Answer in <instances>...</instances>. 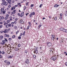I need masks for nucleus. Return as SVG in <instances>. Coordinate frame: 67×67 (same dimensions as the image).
Instances as JSON below:
<instances>
[{
	"label": "nucleus",
	"mask_w": 67,
	"mask_h": 67,
	"mask_svg": "<svg viewBox=\"0 0 67 67\" xmlns=\"http://www.w3.org/2000/svg\"><path fill=\"white\" fill-rule=\"evenodd\" d=\"M38 48L36 47L35 48V51L34 52V53H36V54H37L38 53V51H37V49Z\"/></svg>",
	"instance_id": "f257e3e1"
},
{
	"label": "nucleus",
	"mask_w": 67,
	"mask_h": 67,
	"mask_svg": "<svg viewBox=\"0 0 67 67\" xmlns=\"http://www.w3.org/2000/svg\"><path fill=\"white\" fill-rule=\"evenodd\" d=\"M1 12H3V14L5 13V10H4V9L3 8L1 9Z\"/></svg>",
	"instance_id": "f03ea898"
},
{
	"label": "nucleus",
	"mask_w": 67,
	"mask_h": 67,
	"mask_svg": "<svg viewBox=\"0 0 67 67\" xmlns=\"http://www.w3.org/2000/svg\"><path fill=\"white\" fill-rule=\"evenodd\" d=\"M51 59H52L54 61H55L56 59V57L54 56L51 58Z\"/></svg>",
	"instance_id": "7ed1b4c3"
},
{
	"label": "nucleus",
	"mask_w": 67,
	"mask_h": 67,
	"mask_svg": "<svg viewBox=\"0 0 67 67\" xmlns=\"http://www.w3.org/2000/svg\"><path fill=\"white\" fill-rule=\"evenodd\" d=\"M52 38L53 41L56 40V37H55V35H52Z\"/></svg>",
	"instance_id": "20e7f679"
},
{
	"label": "nucleus",
	"mask_w": 67,
	"mask_h": 67,
	"mask_svg": "<svg viewBox=\"0 0 67 67\" xmlns=\"http://www.w3.org/2000/svg\"><path fill=\"white\" fill-rule=\"evenodd\" d=\"M5 40H3L2 41V42L1 43V44H2V45H4V44H5Z\"/></svg>",
	"instance_id": "39448f33"
},
{
	"label": "nucleus",
	"mask_w": 67,
	"mask_h": 67,
	"mask_svg": "<svg viewBox=\"0 0 67 67\" xmlns=\"http://www.w3.org/2000/svg\"><path fill=\"white\" fill-rule=\"evenodd\" d=\"M9 31H8V30L7 29H5L3 31V32L4 33H7V32L8 33Z\"/></svg>",
	"instance_id": "423d86ee"
},
{
	"label": "nucleus",
	"mask_w": 67,
	"mask_h": 67,
	"mask_svg": "<svg viewBox=\"0 0 67 67\" xmlns=\"http://www.w3.org/2000/svg\"><path fill=\"white\" fill-rule=\"evenodd\" d=\"M47 45L48 46H51L52 45V43L51 42H48Z\"/></svg>",
	"instance_id": "0eeeda50"
},
{
	"label": "nucleus",
	"mask_w": 67,
	"mask_h": 67,
	"mask_svg": "<svg viewBox=\"0 0 67 67\" xmlns=\"http://www.w3.org/2000/svg\"><path fill=\"white\" fill-rule=\"evenodd\" d=\"M25 63L26 64H29V59L26 60V61Z\"/></svg>",
	"instance_id": "6e6552de"
},
{
	"label": "nucleus",
	"mask_w": 67,
	"mask_h": 67,
	"mask_svg": "<svg viewBox=\"0 0 67 67\" xmlns=\"http://www.w3.org/2000/svg\"><path fill=\"white\" fill-rule=\"evenodd\" d=\"M11 0H9L8 1V3H9L10 4H11Z\"/></svg>",
	"instance_id": "1a4fd4ad"
},
{
	"label": "nucleus",
	"mask_w": 67,
	"mask_h": 67,
	"mask_svg": "<svg viewBox=\"0 0 67 67\" xmlns=\"http://www.w3.org/2000/svg\"><path fill=\"white\" fill-rule=\"evenodd\" d=\"M59 6V5H57L56 4L54 6V7L55 8H57V7H58Z\"/></svg>",
	"instance_id": "9d476101"
},
{
	"label": "nucleus",
	"mask_w": 67,
	"mask_h": 67,
	"mask_svg": "<svg viewBox=\"0 0 67 67\" xmlns=\"http://www.w3.org/2000/svg\"><path fill=\"white\" fill-rule=\"evenodd\" d=\"M64 41V40L62 38L61 40H60V42L61 43H62L63 42V41Z\"/></svg>",
	"instance_id": "9b49d317"
},
{
	"label": "nucleus",
	"mask_w": 67,
	"mask_h": 67,
	"mask_svg": "<svg viewBox=\"0 0 67 67\" xmlns=\"http://www.w3.org/2000/svg\"><path fill=\"white\" fill-rule=\"evenodd\" d=\"M21 14V15L20 16V17H22L23 16V15H24V12H22Z\"/></svg>",
	"instance_id": "f8f14e48"
},
{
	"label": "nucleus",
	"mask_w": 67,
	"mask_h": 67,
	"mask_svg": "<svg viewBox=\"0 0 67 67\" xmlns=\"http://www.w3.org/2000/svg\"><path fill=\"white\" fill-rule=\"evenodd\" d=\"M18 50H19V49L18 48H15V51H18Z\"/></svg>",
	"instance_id": "ddd939ff"
},
{
	"label": "nucleus",
	"mask_w": 67,
	"mask_h": 67,
	"mask_svg": "<svg viewBox=\"0 0 67 67\" xmlns=\"http://www.w3.org/2000/svg\"><path fill=\"white\" fill-rule=\"evenodd\" d=\"M66 30V29L64 28H63L62 31H63V32H65Z\"/></svg>",
	"instance_id": "4468645a"
},
{
	"label": "nucleus",
	"mask_w": 67,
	"mask_h": 67,
	"mask_svg": "<svg viewBox=\"0 0 67 67\" xmlns=\"http://www.w3.org/2000/svg\"><path fill=\"white\" fill-rule=\"evenodd\" d=\"M20 23H23V21L22 20H20Z\"/></svg>",
	"instance_id": "2eb2a0df"
},
{
	"label": "nucleus",
	"mask_w": 67,
	"mask_h": 67,
	"mask_svg": "<svg viewBox=\"0 0 67 67\" xmlns=\"http://www.w3.org/2000/svg\"><path fill=\"white\" fill-rule=\"evenodd\" d=\"M5 5H8V3L6 2H4Z\"/></svg>",
	"instance_id": "dca6fc26"
},
{
	"label": "nucleus",
	"mask_w": 67,
	"mask_h": 67,
	"mask_svg": "<svg viewBox=\"0 0 67 67\" xmlns=\"http://www.w3.org/2000/svg\"><path fill=\"white\" fill-rule=\"evenodd\" d=\"M15 7H13L11 9L12 10H14V9H15Z\"/></svg>",
	"instance_id": "f3484780"
},
{
	"label": "nucleus",
	"mask_w": 67,
	"mask_h": 67,
	"mask_svg": "<svg viewBox=\"0 0 67 67\" xmlns=\"http://www.w3.org/2000/svg\"><path fill=\"white\" fill-rule=\"evenodd\" d=\"M65 16H67V11L66 12H65Z\"/></svg>",
	"instance_id": "a211bd4d"
},
{
	"label": "nucleus",
	"mask_w": 67,
	"mask_h": 67,
	"mask_svg": "<svg viewBox=\"0 0 67 67\" xmlns=\"http://www.w3.org/2000/svg\"><path fill=\"white\" fill-rule=\"evenodd\" d=\"M63 29H64V28H60V30H61V31H63Z\"/></svg>",
	"instance_id": "6ab92c4d"
},
{
	"label": "nucleus",
	"mask_w": 67,
	"mask_h": 67,
	"mask_svg": "<svg viewBox=\"0 0 67 67\" xmlns=\"http://www.w3.org/2000/svg\"><path fill=\"white\" fill-rule=\"evenodd\" d=\"M13 57L12 56H9L8 57V58H12Z\"/></svg>",
	"instance_id": "aec40b11"
},
{
	"label": "nucleus",
	"mask_w": 67,
	"mask_h": 67,
	"mask_svg": "<svg viewBox=\"0 0 67 67\" xmlns=\"http://www.w3.org/2000/svg\"><path fill=\"white\" fill-rule=\"evenodd\" d=\"M2 5H5V4H4V2L2 3Z\"/></svg>",
	"instance_id": "412c9836"
},
{
	"label": "nucleus",
	"mask_w": 67,
	"mask_h": 67,
	"mask_svg": "<svg viewBox=\"0 0 67 67\" xmlns=\"http://www.w3.org/2000/svg\"><path fill=\"white\" fill-rule=\"evenodd\" d=\"M14 28L15 29H17V26H14Z\"/></svg>",
	"instance_id": "4be33fe9"
},
{
	"label": "nucleus",
	"mask_w": 67,
	"mask_h": 67,
	"mask_svg": "<svg viewBox=\"0 0 67 67\" xmlns=\"http://www.w3.org/2000/svg\"><path fill=\"white\" fill-rule=\"evenodd\" d=\"M31 14L32 15H35V12H33V13H32Z\"/></svg>",
	"instance_id": "5701e85b"
},
{
	"label": "nucleus",
	"mask_w": 67,
	"mask_h": 67,
	"mask_svg": "<svg viewBox=\"0 0 67 67\" xmlns=\"http://www.w3.org/2000/svg\"><path fill=\"white\" fill-rule=\"evenodd\" d=\"M57 17H56L54 19V20H55V21H56V20H57Z\"/></svg>",
	"instance_id": "b1692460"
},
{
	"label": "nucleus",
	"mask_w": 67,
	"mask_h": 67,
	"mask_svg": "<svg viewBox=\"0 0 67 67\" xmlns=\"http://www.w3.org/2000/svg\"><path fill=\"white\" fill-rule=\"evenodd\" d=\"M47 33V34L49 35H50V34H51V32H48Z\"/></svg>",
	"instance_id": "393cba45"
},
{
	"label": "nucleus",
	"mask_w": 67,
	"mask_h": 67,
	"mask_svg": "<svg viewBox=\"0 0 67 67\" xmlns=\"http://www.w3.org/2000/svg\"><path fill=\"white\" fill-rule=\"evenodd\" d=\"M4 62L5 63H8V61L7 60H5L4 61Z\"/></svg>",
	"instance_id": "a878e982"
},
{
	"label": "nucleus",
	"mask_w": 67,
	"mask_h": 67,
	"mask_svg": "<svg viewBox=\"0 0 67 67\" xmlns=\"http://www.w3.org/2000/svg\"><path fill=\"white\" fill-rule=\"evenodd\" d=\"M59 18L60 20H62V16H60Z\"/></svg>",
	"instance_id": "bb28decb"
},
{
	"label": "nucleus",
	"mask_w": 67,
	"mask_h": 67,
	"mask_svg": "<svg viewBox=\"0 0 67 67\" xmlns=\"http://www.w3.org/2000/svg\"><path fill=\"white\" fill-rule=\"evenodd\" d=\"M21 36H19L18 37V38L19 40H20L21 39Z\"/></svg>",
	"instance_id": "cd10ccee"
},
{
	"label": "nucleus",
	"mask_w": 67,
	"mask_h": 67,
	"mask_svg": "<svg viewBox=\"0 0 67 67\" xmlns=\"http://www.w3.org/2000/svg\"><path fill=\"white\" fill-rule=\"evenodd\" d=\"M25 32L24 31L23 34V35H25Z\"/></svg>",
	"instance_id": "c85d7f7f"
},
{
	"label": "nucleus",
	"mask_w": 67,
	"mask_h": 67,
	"mask_svg": "<svg viewBox=\"0 0 67 67\" xmlns=\"http://www.w3.org/2000/svg\"><path fill=\"white\" fill-rule=\"evenodd\" d=\"M42 4H40L39 6V8H42Z\"/></svg>",
	"instance_id": "c756f323"
},
{
	"label": "nucleus",
	"mask_w": 67,
	"mask_h": 67,
	"mask_svg": "<svg viewBox=\"0 0 67 67\" xmlns=\"http://www.w3.org/2000/svg\"><path fill=\"white\" fill-rule=\"evenodd\" d=\"M5 53L4 52H2V54H4Z\"/></svg>",
	"instance_id": "7c9ffc66"
},
{
	"label": "nucleus",
	"mask_w": 67,
	"mask_h": 67,
	"mask_svg": "<svg viewBox=\"0 0 67 67\" xmlns=\"http://www.w3.org/2000/svg\"><path fill=\"white\" fill-rule=\"evenodd\" d=\"M2 55L0 54V58H2Z\"/></svg>",
	"instance_id": "2f4dec72"
},
{
	"label": "nucleus",
	"mask_w": 67,
	"mask_h": 67,
	"mask_svg": "<svg viewBox=\"0 0 67 67\" xmlns=\"http://www.w3.org/2000/svg\"><path fill=\"white\" fill-rule=\"evenodd\" d=\"M42 26V25H40L38 26V27H39V29L40 28V27H41V26Z\"/></svg>",
	"instance_id": "473e14b6"
},
{
	"label": "nucleus",
	"mask_w": 67,
	"mask_h": 67,
	"mask_svg": "<svg viewBox=\"0 0 67 67\" xmlns=\"http://www.w3.org/2000/svg\"><path fill=\"white\" fill-rule=\"evenodd\" d=\"M10 21L9 20H7V23H9V22H10Z\"/></svg>",
	"instance_id": "72a5a7b5"
},
{
	"label": "nucleus",
	"mask_w": 67,
	"mask_h": 67,
	"mask_svg": "<svg viewBox=\"0 0 67 67\" xmlns=\"http://www.w3.org/2000/svg\"><path fill=\"white\" fill-rule=\"evenodd\" d=\"M8 27H9V26L8 25H6V28H8Z\"/></svg>",
	"instance_id": "f704fd0d"
},
{
	"label": "nucleus",
	"mask_w": 67,
	"mask_h": 67,
	"mask_svg": "<svg viewBox=\"0 0 67 67\" xmlns=\"http://www.w3.org/2000/svg\"><path fill=\"white\" fill-rule=\"evenodd\" d=\"M60 15L61 16H62L63 15V14L62 13H60Z\"/></svg>",
	"instance_id": "c9c22d12"
},
{
	"label": "nucleus",
	"mask_w": 67,
	"mask_h": 67,
	"mask_svg": "<svg viewBox=\"0 0 67 67\" xmlns=\"http://www.w3.org/2000/svg\"><path fill=\"white\" fill-rule=\"evenodd\" d=\"M0 37L1 38H3V36H2V35H1L0 36Z\"/></svg>",
	"instance_id": "e433bc0d"
},
{
	"label": "nucleus",
	"mask_w": 67,
	"mask_h": 67,
	"mask_svg": "<svg viewBox=\"0 0 67 67\" xmlns=\"http://www.w3.org/2000/svg\"><path fill=\"white\" fill-rule=\"evenodd\" d=\"M33 15L31 14L29 15L30 17H31Z\"/></svg>",
	"instance_id": "4c0bfd02"
},
{
	"label": "nucleus",
	"mask_w": 67,
	"mask_h": 67,
	"mask_svg": "<svg viewBox=\"0 0 67 67\" xmlns=\"http://www.w3.org/2000/svg\"><path fill=\"white\" fill-rule=\"evenodd\" d=\"M33 57L34 58H35V57H36V55H33Z\"/></svg>",
	"instance_id": "58836bf2"
},
{
	"label": "nucleus",
	"mask_w": 67,
	"mask_h": 67,
	"mask_svg": "<svg viewBox=\"0 0 67 67\" xmlns=\"http://www.w3.org/2000/svg\"><path fill=\"white\" fill-rule=\"evenodd\" d=\"M8 25H9V26L10 27V26H11V24H8Z\"/></svg>",
	"instance_id": "ea45409f"
},
{
	"label": "nucleus",
	"mask_w": 67,
	"mask_h": 67,
	"mask_svg": "<svg viewBox=\"0 0 67 67\" xmlns=\"http://www.w3.org/2000/svg\"><path fill=\"white\" fill-rule=\"evenodd\" d=\"M27 27V30L29 29V28H30V26H28Z\"/></svg>",
	"instance_id": "a19ab883"
},
{
	"label": "nucleus",
	"mask_w": 67,
	"mask_h": 67,
	"mask_svg": "<svg viewBox=\"0 0 67 67\" xmlns=\"http://www.w3.org/2000/svg\"><path fill=\"white\" fill-rule=\"evenodd\" d=\"M15 11H16V10H14L13 12L14 13H15Z\"/></svg>",
	"instance_id": "79ce46f5"
},
{
	"label": "nucleus",
	"mask_w": 67,
	"mask_h": 67,
	"mask_svg": "<svg viewBox=\"0 0 67 67\" xmlns=\"http://www.w3.org/2000/svg\"><path fill=\"white\" fill-rule=\"evenodd\" d=\"M20 46H21V45H20V44H19L18 45V47H20Z\"/></svg>",
	"instance_id": "37998d69"
},
{
	"label": "nucleus",
	"mask_w": 67,
	"mask_h": 67,
	"mask_svg": "<svg viewBox=\"0 0 67 67\" xmlns=\"http://www.w3.org/2000/svg\"><path fill=\"white\" fill-rule=\"evenodd\" d=\"M7 65H10V62H7Z\"/></svg>",
	"instance_id": "c03bdc74"
},
{
	"label": "nucleus",
	"mask_w": 67,
	"mask_h": 67,
	"mask_svg": "<svg viewBox=\"0 0 67 67\" xmlns=\"http://www.w3.org/2000/svg\"><path fill=\"white\" fill-rule=\"evenodd\" d=\"M24 10H25V9H26V7H24Z\"/></svg>",
	"instance_id": "a18cd8bd"
},
{
	"label": "nucleus",
	"mask_w": 67,
	"mask_h": 67,
	"mask_svg": "<svg viewBox=\"0 0 67 67\" xmlns=\"http://www.w3.org/2000/svg\"><path fill=\"white\" fill-rule=\"evenodd\" d=\"M1 18L3 20V19H4V17H3V16H2L1 17Z\"/></svg>",
	"instance_id": "49530a36"
},
{
	"label": "nucleus",
	"mask_w": 67,
	"mask_h": 67,
	"mask_svg": "<svg viewBox=\"0 0 67 67\" xmlns=\"http://www.w3.org/2000/svg\"><path fill=\"white\" fill-rule=\"evenodd\" d=\"M7 19H8V18L7 17H5V20H7Z\"/></svg>",
	"instance_id": "de8ad7c7"
},
{
	"label": "nucleus",
	"mask_w": 67,
	"mask_h": 67,
	"mask_svg": "<svg viewBox=\"0 0 67 67\" xmlns=\"http://www.w3.org/2000/svg\"><path fill=\"white\" fill-rule=\"evenodd\" d=\"M2 25H0V28H2Z\"/></svg>",
	"instance_id": "09e8293b"
},
{
	"label": "nucleus",
	"mask_w": 67,
	"mask_h": 67,
	"mask_svg": "<svg viewBox=\"0 0 67 67\" xmlns=\"http://www.w3.org/2000/svg\"><path fill=\"white\" fill-rule=\"evenodd\" d=\"M15 35H14L12 36V37L13 38H14L15 37Z\"/></svg>",
	"instance_id": "8fccbe9b"
},
{
	"label": "nucleus",
	"mask_w": 67,
	"mask_h": 67,
	"mask_svg": "<svg viewBox=\"0 0 67 67\" xmlns=\"http://www.w3.org/2000/svg\"><path fill=\"white\" fill-rule=\"evenodd\" d=\"M14 23L15 24H16V21H15Z\"/></svg>",
	"instance_id": "3c124183"
},
{
	"label": "nucleus",
	"mask_w": 67,
	"mask_h": 67,
	"mask_svg": "<svg viewBox=\"0 0 67 67\" xmlns=\"http://www.w3.org/2000/svg\"><path fill=\"white\" fill-rule=\"evenodd\" d=\"M9 41H11V38H9Z\"/></svg>",
	"instance_id": "603ef678"
},
{
	"label": "nucleus",
	"mask_w": 67,
	"mask_h": 67,
	"mask_svg": "<svg viewBox=\"0 0 67 67\" xmlns=\"http://www.w3.org/2000/svg\"><path fill=\"white\" fill-rule=\"evenodd\" d=\"M25 52L26 53H27V50H26V51H25Z\"/></svg>",
	"instance_id": "864d4df0"
},
{
	"label": "nucleus",
	"mask_w": 67,
	"mask_h": 67,
	"mask_svg": "<svg viewBox=\"0 0 67 67\" xmlns=\"http://www.w3.org/2000/svg\"><path fill=\"white\" fill-rule=\"evenodd\" d=\"M7 37H9V35H7Z\"/></svg>",
	"instance_id": "5fc2aeb1"
},
{
	"label": "nucleus",
	"mask_w": 67,
	"mask_h": 67,
	"mask_svg": "<svg viewBox=\"0 0 67 67\" xmlns=\"http://www.w3.org/2000/svg\"><path fill=\"white\" fill-rule=\"evenodd\" d=\"M18 5H15V7H17Z\"/></svg>",
	"instance_id": "6e6d98bb"
},
{
	"label": "nucleus",
	"mask_w": 67,
	"mask_h": 67,
	"mask_svg": "<svg viewBox=\"0 0 67 67\" xmlns=\"http://www.w3.org/2000/svg\"><path fill=\"white\" fill-rule=\"evenodd\" d=\"M19 33V31H17L16 32V34H17L18 33Z\"/></svg>",
	"instance_id": "4d7b16f0"
},
{
	"label": "nucleus",
	"mask_w": 67,
	"mask_h": 67,
	"mask_svg": "<svg viewBox=\"0 0 67 67\" xmlns=\"http://www.w3.org/2000/svg\"><path fill=\"white\" fill-rule=\"evenodd\" d=\"M31 7H33V6H34V5L32 4L31 5Z\"/></svg>",
	"instance_id": "13d9d810"
},
{
	"label": "nucleus",
	"mask_w": 67,
	"mask_h": 67,
	"mask_svg": "<svg viewBox=\"0 0 67 67\" xmlns=\"http://www.w3.org/2000/svg\"><path fill=\"white\" fill-rule=\"evenodd\" d=\"M1 33H3V31H1Z\"/></svg>",
	"instance_id": "bf43d9fd"
},
{
	"label": "nucleus",
	"mask_w": 67,
	"mask_h": 67,
	"mask_svg": "<svg viewBox=\"0 0 67 67\" xmlns=\"http://www.w3.org/2000/svg\"><path fill=\"white\" fill-rule=\"evenodd\" d=\"M6 17H8L9 16V15L8 14H7L6 15Z\"/></svg>",
	"instance_id": "052dcab7"
},
{
	"label": "nucleus",
	"mask_w": 67,
	"mask_h": 67,
	"mask_svg": "<svg viewBox=\"0 0 67 67\" xmlns=\"http://www.w3.org/2000/svg\"><path fill=\"white\" fill-rule=\"evenodd\" d=\"M12 3H14V1H12Z\"/></svg>",
	"instance_id": "680f3d73"
},
{
	"label": "nucleus",
	"mask_w": 67,
	"mask_h": 67,
	"mask_svg": "<svg viewBox=\"0 0 67 67\" xmlns=\"http://www.w3.org/2000/svg\"><path fill=\"white\" fill-rule=\"evenodd\" d=\"M29 24L30 25H31V23L30 22H29Z\"/></svg>",
	"instance_id": "e2e57ef3"
},
{
	"label": "nucleus",
	"mask_w": 67,
	"mask_h": 67,
	"mask_svg": "<svg viewBox=\"0 0 67 67\" xmlns=\"http://www.w3.org/2000/svg\"><path fill=\"white\" fill-rule=\"evenodd\" d=\"M4 36H5V37H6L7 36V35L5 34L4 35Z\"/></svg>",
	"instance_id": "0e129e2a"
},
{
	"label": "nucleus",
	"mask_w": 67,
	"mask_h": 67,
	"mask_svg": "<svg viewBox=\"0 0 67 67\" xmlns=\"http://www.w3.org/2000/svg\"><path fill=\"white\" fill-rule=\"evenodd\" d=\"M11 7V5H8V8H10Z\"/></svg>",
	"instance_id": "69168bd1"
},
{
	"label": "nucleus",
	"mask_w": 67,
	"mask_h": 67,
	"mask_svg": "<svg viewBox=\"0 0 67 67\" xmlns=\"http://www.w3.org/2000/svg\"><path fill=\"white\" fill-rule=\"evenodd\" d=\"M11 24L12 25H13V24H14V23L13 22Z\"/></svg>",
	"instance_id": "338daca9"
},
{
	"label": "nucleus",
	"mask_w": 67,
	"mask_h": 67,
	"mask_svg": "<svg viewBox=\"0 0 67 67\" xmlns=\"http://www.w3.org/2000/svg\"><path fill=\"white\" fill-rule=\"evenodd\" d=\"M65 65L66 66H67V62L66 63H65Z\"/></svg>",
	"instance_id": "774afa93"
}]
</instances>
